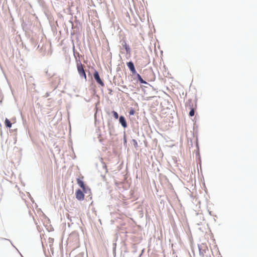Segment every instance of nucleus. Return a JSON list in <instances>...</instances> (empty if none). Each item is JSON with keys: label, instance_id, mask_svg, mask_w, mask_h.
Instances as JSON below:
<instances>
[{"label": "nucleus", "instance_id": "f257e3e1", "mask_svg": "<svg viewBox=\"0 0 257 257\" xmlns=\"http://www.w3.org/2000/svg\"><path fill=\"white\" fill-rule=\"evenodd\" d=\"M120 43L121 44L120 46V50L121 52L122 53V50H124L125 51V57L127 59H128L131 57V49L128 44H127L125 40L122 39L120 41Z\"/></svg>", "mask_w": 257, "mask_h": 257}, {"label": "nucleus", "instance_id": "f03ea898", "mask_svg": "<svg viewBox=\"0 0 257 257\" xmlns=\"http://www.w3.org/2000/svg\"><path fill=\"white\" fill-rule=\"evenodd\" d=\"M73 55L76 60V64H82L81 60V58L82 57V56L78 52L75 51L74 46H73Z\"/></svg>", "mask_w": 257, "mask_h": 257}, {"label": "nucleus", "instance_id": "7ed1b4c3", "mask_svg": "<svg viewBox=\"0 0 257 257\" xmlns=\"http://www.w3.org/2000/svg\"><path fill=\"white\" fill-rule=\"evenodd\" d=\"M93 76L94 79L98 84H99L102 86H104V83L101 80L97 71H95V72L93 74Z\"/></svg>", "mask_w": 257, "mask_h": 257}, {"label": "nucleus", "instance_id": "20e7f679", "mask_svg": "<svg viewBox=\"0 0 257 257\" xmlns=\"http://www.w3.org/2000/svg\"><path fill=\"white\" fill-rule=\"evenodd\" d=\"M76 198L79 200H83L84 198V195L82 191L78 189L75 193Z\"/></svg>", "mask_w": 257, "mask_h": 257}, {"label": "nucleus", "instance_id": "39448f33", "mask_svg": "<svg viewBox=\"0 0 257 257\" xmlns=\"http://www.w3.org/2000/svg\"><path fill=\"white\" fill-rule=\"evenodd\" d=\"M82 66L83 65H77L78 71L79 73V75L82 77H84V78L86 79V74L84 70V68H83Z\"/></svg>", "mask_w": 257, "mask_h": 257}, {"label": "nucleus", "instance_id": "423d86ee", "mask_svg": "<svg viewBox=\"0 0 257 257\" xmlns=\"http://www.w3.org/2000/svg\"><path fill=\"white\" fill-rule=\"evenodd\" d=\"M119 122L121 124L122 126L124 127H126L127 126L125 118L123 116H120L119 119Z\"/></svg>", "mask_w": 257, "mask_h": 257}, {"label": "nucleus", "instance_id": "0eeeda50", "mask_svg": "<svg viewBox=\"0 0 257 257\" xmlns=\"http://www.w3.org/2000/svg\"><path fill=\"white\" fill-rule=\"evenodd\" d=\"M77 182L78 184L79 185V186L83 189V190L84 191L85 189V185L84 184V183L82 181L80 180L79 179H78L77 180Z\"/></svg>", "mask_w": 257, "mask_h": 257}, {"label": "nucleus", "instance_id": "6e6552de", "mask_svg": "<svg viewBox=\"0 0 257 257\" xmlns=\"http://www.w3.org/2000/svg\"><path fill=\"white\" fill-rule=\"evenodd\" d=\"M5 124L7 127L9 128L11 127L12 126V123L8 118L5 119Z\"/></svg>", "mask_w": 257, "mask_h": 257}, {"label": "nucleus", "instance_id": "1a4fd4ad", "mask_svg": "<svg viewBox=\"0 0 257 257\" xmlns=\"http://www.w3.org/2000/svg\"><path fill=\"white\" fill-rule=\"evenodd\" d=\"M130 70L132 71L133 74H135L136 73V71L134 67V65H128Z\"/></svg>", "mask_w": 257, "mask_h": 257}, {"label": "nucleus", "instance_id": "9d476101", "mask_svg": "<svg viewBox=\"0 0 257 257\" xmlns=\"http://www.w3.org/2000/svg\"><path fill=\"white\" fill-rule=\"evenodd\" d=\"M137 76H138V79L140 81V82L141 83H146V82L141 77V76H140V74H137Z\"/></svg>", "mask_w": 257, "mask_h": 257}, {"label": "nucleus", "instance_id": "9b49d317", "mask_svg": "<svg viewBox=\"0 0 257 257\" xmlns=\"http://www.w3.org/2000/svg\"><path fill=\"white\" fill-rule=\"evenodd\" d=\"M112 113L115 119H117L118 118V114L116 111H112Z\"/></svg>", "mask_w": 257, "mask_h": 257}, {"label": "nucleus", "instance_id": "f8f14e48", "mask_svg": "<svg viewBox=\"0 0 257 257\" xmlns=\"http://www.w3.org/2000/svg\"><path fill=\"white\" fill-rule=\"evenodd\" d=\"M135 111L134 110V109L133 108H131L130 110V111H129L130 115H133L135 114Z\"/></svg>", "mask_w": 257, "mask_h": 257}, {"label": "nucleus", "instance_id": "ddd939ff", "mask_svg": "<svg viewBox=\"0 0 257 257\" xmlns=\"http://www.w3.org/2000/svg\"><path fill=\"white\" fill-rule=\"evenodd\" d=\"M194 115V110L193 108H192L189 112V115L190 116H193Z\"/></svg>", "mask_w": 257, "mask_h": 257}, {"label": "nucleus", "instance_id": "4468645a", "mask_svg": "<svg viewBox=\"0 0 257 257\" xmlns=\"http://www.w3.org/2000/svg\"><path fill=\"white\" fill-rule=\"evenodd\" d=\"M48 241L49 243L53 244L54 242V238L49 237L48 239Z\"/></svg>", "mask_w": 257, "mask_h": 257}, {"label": "nucleus", "instance_id": "2eb2a0df", "mask_svg": "<svg viewBox=\"0 0 257 257\" xmlns=\"http://www.w3.org/2000/svg\"><path fill=\"white\" fill-rule=\"evenodd\" d=\"M133 141L134 142V145L135 147H138V143H137V141L135 140H133Z\"/></svg>", "mask_w": 257, "mask_h": 257}, {"label": "nucleus", "instance_id": "dca6fc26", "mask_svg": "<svg viewBox=\"0 0 257 257\" xmlns=\"http://www.w3.org/2000/svg\"><path fill=\"white\" fill-rule=\"evenodd\" d=\"M126 64H134V62L132 60H130L128 62H126Z\"/></svg>", "mask_w": 257, "mask_h": 257}]
</instances>
